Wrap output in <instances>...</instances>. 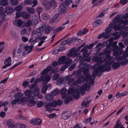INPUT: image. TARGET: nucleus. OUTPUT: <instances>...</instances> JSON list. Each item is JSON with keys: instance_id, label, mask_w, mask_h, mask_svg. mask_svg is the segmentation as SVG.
Instances as JSON below:
<instances>
[{"instance_id": "nucleus-1", "label": "nucleus", "mask_w": 128, "mask_h": 128, "mask_svg": "<svg viewBox=\"0 0 128 128\" xmlns=\"http://www.w3.org/2000/svg\"><path fill=\"white\" fill-rule=\"evenodd\" d=\"M79 68V69L78 71L76 74V77L78 78L76 81L74 78H71L66 80V81L68 80V84L70 86L77 85L78 84L82 83L84 80L88 82V83L84 84L80 87V93L84 95L86 90H88L90 88V85H93L90 83V79H91V76L88 73L86 62H84L80 64Z\"/></svg>"}, {"instance_id": "nucleus-2", "label": "nucleus", "mask_w": 128, "mask_h": 128, "mask_svg": "<svg viewBox=\"0 0 128 128\" xmlns=\"http://www.w3.org/2000/svg\"><path fill=\"white\" fill-rule=\"evenodd\" d=\"M105 54L106 57L105 58L106 61L104 65H100L96 71L94 70L93 72L92 78L91 77V79H90V83L93 85L94 84L95 77L96 75L98 76H101L102 73L104 70L108 71L111 68V67L110 66L113 64L114 60L116 58H114L112 56H110V54Z\"/></svg>"}, {"instance_id": "nucleus-3", "label": "nucleus", "mask_w": 128, "mask_h": 128, "mask_svg": "<svg viewBox=\"0 0 128 128\" xmlns=\"http://www.w3.org/2000/svg\"><path fill=\"white\" fill-rule=\"evenodd\" d=\"M67 90L65 88H62L60 91L62 96L63 98H65V104H68L70 100H72L74 98L76 99H78L80 96V90L78 89L74 90L73 88L69 89L68 91V94L64 95L67 92Z\"/></svg>"}, {"instance_id": "nucleus-4", "label": "nucleus", "mask_w": 128, "mask_h": 128, "mask_svg": "<svg viewBox=\"0 0 128 128\" xmlns=\"http://www.w3.org/2000/svg\"><path fill=\"white\" fill-rule=\"evenodd\" d=\"M123 57L122 56H119L118 58L115 57L116 59L114 60V62L115 61L116 59L118 62H120L121 61H123L122 63V64L124 65L126 64L128 62V59L127 58V57H128V46L127 47L126 51L122 55ZM114 63L113 64L112 67L114 70H116L118 68L120 65V63L119 62H116Z\"/></svg>"}, {"instance_id": "nucleus-5", "label": "nucleus", "mask_w": 128, "mask_h": 128, "mask_svg": "<svg viewBox=\"0 0 128 128\" xmlns=\"http://www.w3.org/2000/svg\"><path fill=\"white\" fill-rule=\"evenodd\" d=\"M52 68V66H50L44 70L42 72L40 73L41 74L43 75V76L40 77V78H39L36 79L35 80V82L37 83L42 81L46 83H48L50 80L51 78L50 76L48 75V72Z\"/></svg>"}, {"instance_id": "nucleus-6", "label": "nucleus", "mask_w": 128, "mask_h": 128, "mask_svg": "<svg viewBox=\"0 0 128 128\" xmlns=\"http://www.w3.org/2000/svg\"><path fill=\"white\" fill-rule=\"evenodd\" d=\"M94 44L93 43L90 44L89 46L86 45L81 50V52H83L82 53L83 58L80 61V64L84 62L83 61L84 60L88 62H89L91 60L90 58L88 57L89 56L90 54L88 53V51L87 49H91L94 46Z\"/></svg>"}, {"instance_id": "nucleus-7", "label": "nucleus", "mask_w": 128, "mask_h": 128, "mask_svg": "<svg viewBox=\"0 0 128 128\" xmlns=\"http://www.w3.org/2000/svg\"><path fill=\"white\" fill-rule=\"evenodd\" d=\"M113 21L114 25V30L116 31L118 30H120L123 29L124 26L122 25V24H123L125 25H128V19H126L125 20L122 19L121 23H120L119 20L117 19L116 20H115V18Z\"/></svg>"}, {"instance_id": "nucleus-8", "label": "nucleus", "mask_w": 128, "mask_h": 128, "mask_svg": "<svg viewBox=\"0 0 128 128\" xmlns=\"http://www.w3.org/2000/svg\"><path fill=\"white\" fill-rule=\"evenodd\" d=\"M103 54H104V53H101L98 56H96L93 58L92 60L94 62H97L92 68L93 69H95L94 70L96 71L100 66V64L102 63L103 62L105 61L104 58H102V56H102Z\"/></svg>"}, {"instance_id": "nucleus-9", "label": "nucleus", "mask_w": 128, "mask_h": 128, "mask_svg": "<svg viewBox=\"0 0 128 128\" xmlns=\"http://www.w3.org/2000/svg\"><path fill=\"white\" fill-rule=\"evenodd\" d=\"M112 35L113 36H115L114 38L112 37L110 38L108 40V42H109V43L108 44V45L106 47V50L104 52V54H110V51H108V49L110 48H111V47H112L111 46L112 44V42L113 40L114 39L115 40H116L118 38L120 37V35L118 34V32H114L112 34Z\"/></svg>"}, {"instance_id": "nucleus-10", "label": "nucleus", "mask_w": 128, "mask_h": 128, "mask_svg": "<svg viewBox=\"0 0 128 128\" xmlns=\"http://www.w3.org/2000/svg\"><path fill=\"white\" fill-rule=\"evenodd\" d=\"M117 42L115 41L113 43H112V45H110L111 46V49L110 48L108 49V51H110V52L112 50L114 51L113 55L115 56L120 55L122 54L121 50H119L118 46L116 45Z\"/></svg>"}, {"instance_id": "nucleus-11", "label": "nucleus", "mask_w": 128, "mask_h": 128, "mask_svg": "<svg viewBox=\"0 0 128 128\" xmlns=\"http://www.w3.org/2000/svg\"><path fill=\"white\" fill-rule=\"evenodd\" d=\"M109 26V27L105 29V32L102 33L103 38L105 39H107L109 38L110 35V32H111L113 28L114 29V24L111 23L110 24Z\"/></svg>"}, {"instance_id": "nucleus-12", "label": "nucleus", "mask_w": 128, "mask_h": 128, "mask_svg": "<svg viewBox=\"0 0 128 128\" xmlns=\"http://www.w3.org/2000/svg\"><path fill=\"white\" fill-rule=\"evenodd\" d=\"M44 26H42L37 28L36 30L33 31L32 32V35H35L36 37L40 38L42 35V34L41 32L44 30Z\"/></svg>"}, {"instance_id": "nucleus-13", "label": "nucleus", "mask_w": 128, "mask_h": 128, "mask_svg": "<svg viewBox=\"0 0 128 128\" xmlns=\"http://www.w3.org/2000/svg\"><path fill=\"white\" fill-rule=\"evenodd\" d=\"M29 88L30 89H34L33 93L34 96H37L40 92L39 88L37 87V85L36 84L30 85L29 86Z\"/></svg>"}, {"instance_id": "nucleus-14", "label": "nucleus", "mask_w": 128, "mask_h": 128, "mask_svg": "<svg viewBox=\"0 0 128 128\" xmlns=\"http://www.w3.org/2000/svg\"><path fill=\"white\" fill-rule=\"evenodd\" d=\"M25 97H23L20 99H16L14 100L11 103L12 105H13L15 104L16 103H18V104H20L23 103L24 102H26V101H28V100H26Z\"/></svg>"}, {"instance_id": "nucleus-15", "label": "nucleus", "mask_w": 128, "mask_h": 128, "mask_svg": "<svg viewBox=\"0 0 128 128\" xmlns=\"http://www.w3.org/2000/svg\"><path fill=\"white\" fill-rule=\"evenodd\" d=\"M128 18V13L124 14H120L118 15L115 18V20L119 19L120 22L121 23L122 19L124 18V19H126Z\"/></svg>"}, {"instance_id": "nucleus-16", "label": "nucleus", "mask_w": 128, "mask_h": 128, "mask_svg": "<svg viewBox=\"0 0 128 128\" xmlns=\"http://www.w3.org/2000/svg\"><path fill=\"white\" fill-rule=\"evenodd\" d=\"M26 98V100H28V101H26L24 102L23 103H26L27 102H29L28 104V106H32L35 105L36 103V102L34 100V98L33 97H32V98Z\"/></svg>"}, {"instance_id": "nucleus-17", "label": "nucleus", "mask_w": 128, "mask_h": 128, "mask_svg": "<svg viewBox=\"0 0 128 128\" xmlns=\"http://www.w3.org/2000/svg\"><path fill=\"white\" fill-rule=\"evenodd\" d=\"M76 48H74L70 50L69 52L67 54V56L68 57H74L76 56Z\"/></svg>"}, {"instance_id": "nucleus-18", "label": "nucleus", "mask_w": 128, "mask_h": 128, "mask_svg": "<svg viewBox=\"0 0 128 128\" xmlns=\"http://www.w3.org/2000/svg\"><path fill=\"white\" fill-rule=\"evenodd\" d=\"M68 59L66 58V56H62L58 60V64H64L68 62Z\"/></svg>"}, {"instance_id": "nucleus-19", "label": "nucleus", "mask_w": 128, "mask_h": 128, "mask_svg": "<svg viewBox=\"0 0 128 128\" xmlns=\"http://www.w3.org/2000/svg\"><path fill=\"white\" fill-rule=\"evenodd\" d=\"M62 18V16L60 14H56L52 19L51 22L53 23H56L58 22Z\"/></svg>"}, {"instance_id": "nucleus-20", "label": "nucleus", "mask_w": 128, "mask_h": 128, "mask_svg": "<svg viewBox=\"0 0 128 128\" xmlns=\"http://www.w3.org/2000/svg\"><path fill=\"white\" fill-rule=\"evenodd\" d=\"M57 3L55 1L52 0L49 2L47 9H50L51 7L54 8L57 6Z\"/></svg>"}, {"instance_id": "nucleus-21", "label": "nucleus", "mask_w": 128, "mask_h": 128, "mask_svg": "<svg viewBox=\"0 0 128 128\" xmlns=\"http://www.w3.org/2000/svg\"><path fill=\"white\" fill-rule=\"evenodd\" d=\"M91 101L88 98H86L82 104V107L86 108L89 106V104L91 102Z\"/></svg>"}, {"instance_id": "nucleus-22", "label": "nucleus", "mask_w": 128, "mask_h": 128, "mask_svg": "<svg viewBox=\"0 0 128 128\" xmlns=\"http://www.w3.org/2000/svg\"><path fill=\"white\" fill-rule=\"evenodd\" d=\"M30 122L33 124L38 125L41 124V120L38 118H34L31 120Z\"/></svg>"}, {"instance_id": "nucleus-23", "label": "nucleus", "mask_w": 128, "mask_h": 128, "mask_svg": "<svg viewBox=\"0 0 128 128\" xmlns=\"http://www.w3.org/2000/svg\"><path fill=\"white\" fill-rule=\"evenodd\" d=\"M7 124L8 128H15L14 122L12 119H9L7 121Z\"/></svg>"}, {"instance_id": "nucleus-24", "label": "nucleus", "mask_w": 128, "mask_h": 128, "mask_svg": "<svg viewBox=\"0 0 128 128\" xmlns=\"http://www.w3.org/2000/svg\"><path fill=\"white\" fill-rule=\"evenodd\" d=\"M69 22L70 21L69 20H67L66 22L64 24L62 25L60 27L57 28L55 30V32H57L64 29L65 28L64 26L65 25L68 24Z\"/></svg>"}, {"instance_id": "nucleus-25", "label": "nucleus", "mask_w": 128, "mask_h": 128, "mask_svg": "<svg viewBox=\"0 0 128 128\" xmlns=\"http://www.w3.org/2000/svg\"><path fill=\"white\" fill-rule=\"evenodd\" d=\"M62 4L59 7L58 9L59 12L60 13H64L66 12L67 10L66 8Z\"/></svg>"}, {"instance_id": "nucleus-26", "label": "nucleus", "mask_w": 128, "mask_h": 128, "mask_svg": "<svg viewBox=\"0 0 128 128\" xmlns=\"http://www.w3.org/2000/svg\"><path fill=\"white\" fill-rule=\"evenodd\" d=\"M72 60H69L66 63L65 65L62 67L61 68L60 70L61 71H63L66 68H67L70 64L72 63Z\"/></svg>"}, {"instance_id": "nucleus-27", "label": "nucleus", "mask_w": 128, "mask_h": 128, "mask_svg": "<svg viewBox=\"0 0 128 128\" xmlns=\"http://www.w3.org/2000/svg\"><path fill=\"white\" fill-rule=\"evenodd\" d=\"M22 23V21L20 20H15L13 22L14 25L16 26H21Z\"/></svg>"}, {"instance_id": "nucleus-28", "label": "nucleus", "mask_w": 128, "mask_h": 128, "mask_svg": "<svg viewBox=\"0 0 128 128\" xmlns=\"http://www.w3.org/2000/svg\"><path fill=\"white\" fill-rule=\"evenodd\" d=\"M33 47L34 46L32 45L29 46L28 45H26L24 46V48L26 51L28 53H29L31 52Z\"/></svg>"}, {"instance_id": "nucleus-29", "label": "nucleus", "mask_w": 128, "mask_h": 128, "mask_svg": "<svg viewBox=\"0 0 128 128\" xmlns=\"http://www.w3.org/2000/svg\"><path fill=\"white\" fill-rule=\"evenodd\" d=\"M5 12L8 14H12L13 11V9L10 6H6L5 8Z\"/></svg>"}, {"instance_id": "nucleus-30", "label": "nucleus", "mask_w": 128, "mask_h": 128, "mask_svg": "<svg viewBox=\"0 0 128 128\" xmlns=\"http://www.w3.org/2000/svg\"><path fill=\"white\" fill-rule=\"evenodd\" d=\"M21 15L23 18L27 19L30 18V16L29 14H27L26 12H21Z\"/></svg>"}, {"instance_id": "nucleus-31", "label": "nucleus", "mask_w": 128, "mask_h": 128, "mask_svg": "<svg viewBox=\"0 0 128 128\" xmlns=\"http://www.w3.org/2000/svg\"><path fill=\"white\" fill-rule=\"evenodd\" d=\"M32 22L34 24H36L38 22V17L34 15L32 17Z\"/></svg>"}, {"instance_id": "nucleus-32", "label": "nucleus", "mask_w": 128, "mask_h": 128, "mask_svg": "<svg viewBox=\"0 0 128 128\" xmlns=\"http://www.w3.org/2000/svg\"><path fill=\"white\" fill-rule=\"evenodd\" d=\"M11 58L10 57L7 58L4 61V64L9 66L11 65Z\"/></svg>"}, {"instance_id": "nucleus-33", "label": "nucleus", "mask_w": 128, "mask_h": 128, "mask_svg": "<svg viewBox=\"0 0 128 128\" xmlns=\"http://www.w3.org/2000/svg\"><path fill=\"white\" fill-rule=\"evenodd\" d=\"M45 97L46 99L48 101L52 100L54 98V96L51 94H46V95Z\"/></svg>"}, {"instance_id": "nucleus-34", "label": "nucleus", "mask_w": 128, "mask_h": 128, "mask_svg": "<svg viewBox=\"0 0 128 128\" xmlns=\"http://www.w3.org/2000/svg\"><path fill=\"white\" fill-rule=\"evenodd\" d=\"M24 94L26 96L29 97L28 98H30L33 97L30 96L32 94V91L30 90H28L25 91L24 92Z\"/></svg>"}, {"instance_id": "nucleus-35", "label": "nucleus", "mask_w": 128, "mask_h": 128, "mask_svg": "<svg viewBox=\"0 0 128 128\" xmlns=\"http://www.w3.org/2000/svg\"><path fill=\"white\" fill-rule=\"evenodd\" d=\"M26 10L28 12L31 14H34L35 12L34 9L31 7H27Z\"/></svg>"}, {"instance_id": "nucleus-36", "label": "nucleus", "mask_w": 128, "mask_h": 128, "mask_svg": "<svg viewBox=\"0 0 128 128\" xmlns=\"http://www.w3.org/2000/svg\"><path fill=\"white\" fill-rule=\"evenodd\" d=\"M70 114H68V112H66L64 113L62 115V118L64 119H66L68 118Z\"/></svg>"}, {"instance_id": "nucleus-37", "label": "nucleus", "mask_w": 128, "mask_h": 128, "mask_svg": "<svg viewBox=\"0 0 128 128\" xmlns=\"http://www.w3.org/2000/svg\"><path fill=\"white\" fill-rule=\"evenodd\" d=\"M66 79L65 77L64 78H60L58 79L56 82L57 85H59L62 84L64 80Z\"/></svg>"}, {"instance_id": "nucleus-38", "label": "nucleus", "mask_w": 128, "mask_h": 128, "mask_svg": "<svg viewBox=\"0 0 128 128\" xmlns=\"http://www.w3.org/2000/svg\"><path fill=\"white\" fill-rule=\"evenodd\" d=\"M121 124L120 120H118L116 124L114 126L113 128H118L120 127L119 128H125L122 126H120Z\"/></svg>"}, {"instance_id": "nucleus-39", "label": "nucleus", "mask_w": 128, "mask_h": 128, "mask_svg": "<svg viewBox=\"0 0 128 128\" xmlns=\"http://www.w3.org/2000/svg\"><path fill=\"white\" fill-rule=\"evenodd\" d=\"M102 20L100 19H98L96 20L94 24V26H97L101 24L102 23Z\"/></svg>"}, {"instance_id": "nucleus-40", "label": "nucleus", "mask_w": 128, "mask_h": 128, "mask_svg": "<svg viewBox=\"0 0 128 128\" xmlns=\"http://www.w3.org/2000/svg\"><path fill=\"white\" fill-rule=\"evenodd\" d=\"M65 3V6H66L68 8H71V6L72 4V0H66Z\"/></svg>"}, {"instance_id": "nucleus-41", "label": "nucleus", "mask_w": 128, "mask_h": 128, "mask_svg": "<svg viewBox=\"0 0 128 128\" xmlns=\"http://www.w3.org/2000/svg\"><path fill=\"white\" fill-rule=\"evenodd\" d=\"M41 3L42 5L46 6L47 8L49 4L48 0H42Z\"/></svg>"}, {"instance_id": "nucleus-42", "label": "nucleus", "mask_w": 128, "mask_h": 128, "mask_svg": "<svg viewBox=\"0 0 128 128\" xmlns=\"http://www.w3.org/2000/svg\"><path fill=\"white\" fill-rule=\"evenodd\" d=\"M42 18L44 20H48L50 18V17L48 14L46 13H44L42 15Z\"/></svg>"}, {"instance_id": "nucleus-43", "label": "nucleus", "mask_w": 128, "mask_h": 128, "mask_svg": "<svg viewBox=\"0 0 128 128\" xmlns=\"http://www.w3.org/2000/svg\"><path fill=\"white\" fill-rule=\"evenodd\" d=\"M23 94L20 92L17 93L14 96V98L16 99H19L22 96Z\"/></svg>"}, {"instance_id": "nucleus-44", "label": "nucleus", "mask_w": 128, "mask_h": 128, "mask_svg": "<svg viewBox=\"0 0 128 128\" xmlns=\"http://www.w3.org/2000/svg\"><path fill=\"white\" fill-rule=\"evenodd\" d=\"M59 90L58 89H54L52 92L51 94L53 96H55L57 95L58 93Z\"/></svg>"}, {"instance_id": "nucleus-45", "label": "nucleus", "mask_w": 128, "mask_h": 128, "mask_svg": "<svg viewBox=\"0 0 128 128\" xmlns=\"http://www.w3.org/2000/svg\"><path fill=\"white\" fill-rule=\"evenodd\" d=\"M53 28L48 26H47L45 29V32L46 33H48L52 30Z\"/></svg>"}, {"instance_id": "nucleus-46", "label": "nucleus", "mask_w": 128, "mask_h": 128, "mask_svg": "<svg viewBox=\"0 0 128 128\" xmlns=\"http://www.w3.org/2000/svg\"><path fill=\"white\" fill-rule=\"evenodd\" d=\"M51 106H52L51 104H47L46 106V108L47 109L46 110L49 112H51L52 111V109H50Z\"/></svg>"}, {"instance_id": "nucleus-47", "label": "nucleus", "mask_w": 128, "mask_h": 128, "mask_svg": "<svg viewBox=\"0 0 128 128\" xmlns=\"http://www.w3.org/2000/svg\"><path fill=\"white\" fill-rule=\"evenodd\" d=\"M119 34L122 35L123 37L125 38L128 36V32H125L124 31H121L120 32Z\"/></svg>"}, {"instance_id": "nucleus-48", "label": "nucleus", "mask_w": 128, "mask_h": 128, "mask_svg": "<svg viewBox=\"0 0 128 128\" xmlns=\"http://www.w3.org/2000/svg\"><path fill=\"white\" fill-rule=\"evenodd\" d=\"M11 4L13 6H16L18 4V1L17 0H11L10 1Z\"/></svg>"}, {"instance_id": "nucleus-49", "label": "nucleus", "mask_w": 128, "mask_h": 128, "mask_svg": "<svg viewBox=\"0 0 128 128\" xmlns=\"http://www.w3.org/2000/svg\"><path fill=\"white\" fill-rule=\"evenodd\" d=\"M8 4V2H7L3 0H1L0 1V5L1 6H6Z\"/></svg>"}, {"instance_id": "nucleus-50", "label": "nucleus", "mask_w": 128, "mask_h": 128, "mask_svg": "<svg viewBox=\"0 0 128 128\" xmlns=\"http://www.w3.org/2000/svg\"><path fill=\"white\" fill-rule=\"evenodd\" d=\"M23 8L22 6V5H18L14 8V10L17 11H19L22 10Z\"/></svg>"}, {"instance_id": "nucleus-51", "label": "nucleus", "mask_w": 128, "mask_h": 128, "mask_svg": "<svg viewBox=\"0 0 128 128\" xmlns=\"http://www.w3.org/2000/svg\"><path fill=\"white\" fill-rule=\"evenodd\" d=\"M48 87L47 86H44L42 89V92L43 94H45L46 92Z\"/></svg>"}, {"instance_id": "nucleus-52", "label": "nucleus", "mask_w": 128, "mask_h": 128, "mask_svg": "<svg viewBox=\"0 0 128 128\" xmlns=\"http://www.w3.org/2000/svg\"><path fill=\"white\" fill-rule=\"evenodd\" d=\"M24 3L26 4L32 5L33 4V2L31 0H25L24 1Z\"/></svg>"}, {"instance_id": "nucleus-53", "label": "nucleus", "mask_w": 128, "mask_h": 128, "mask_svg": "<svg viewBox=\"0 0 128 128\" xmlns=\"http://www.w3.org/2000/svg\"><path fill=\"white\" fill-rule=\"evenodd\" d=\"M22 45H21L20 46V48H18L16 52L18 54H20L21 53L22 50L23 49L22 47Z\"/></svg>"}, {"instance_id": "nucleus-54", "label": "nucleus", "mask_w": 128, "mask_h": 128, "mask_svg": "<svg viewBox=\"0 0 128 128\" xmlns=\"http://www.w3.org/2000/svg\"><path fill=\"white\" fill-rule=\"evenodd\" d=\"M92 118V117L88 118L84 120L83 122H85L86 123H88L90 122Z\"/></svg>"}, {"instance_id": "nucleus-55", "label": "nucleus", "mask_w": 128, "mask_h": 128, "mask_svg": "<svg viewBox=\"0 0 128 128\" xmlns=\"http://www.w3.org/2000/svg\"><path fill=\"white\" fill-rule=\"evenodd\" d=\"M76 72H73L72 74H70L69 75H67L65 77L66 79H69L70 78H72V76L75 74H76Z\"/></svg>"}, {"instance_id": "nucleus-56", "label": "nucleus", "mask_w": 128, "mask_h": 128, "mask_svg": "<svg viewBox=\"0 0 128 128\" xmlns=\"http://www.w3.org/2000/svg\"><path fill=\"white\" fill-rule=\"evenodd\" d=\"M128 2V0H120V2L122 5H124Z\"/></svg>"}, {"instance_id": "nucleus-57", "label": "nucleus", "mask_w": 128, "mask_h": 128, "mask_svg": "<svg viewBox=\"0 0 128 128\" xmlns=\"http://www.w3.org/2000/svg\"><path fill=\"white\" fill-rule=\"evenodd\" d=\"M22 63V61L14 65L12 67L10 68L8 70H10L12 68H14L16 67L21 64Z\"/></svg>"}, {"instance_id": "nucleus-58", "label": "nucleus", "mask_w": 128, "mask_h": 128, "mask_svg": "<svg viewBox=\"0 0 128 128\" xmlns=\"http://www.w3.org/2000/svg\"><path fill=\"white\" fill-rule=\"evenodd\" d=\"M35 37L36 38L34 39L33 40V41H32V42L31 43V45L33 46V45L36 42H37L38 41V39L39 38H38V37H36L35 35Z\"/></svg>"}, {"instance_id": "nucleus-59", "label": "nucleus", "mask_w": 128, "mask_h": 128, "mask_svg": "<svg viewBox=\"0 0 128 128\" xmlns=\"http://www.w3.org/2000/svg\"><path fill=\"white\" fill-rule=\"evenodd\" d=\"M28 82L27 81L24 82L22 83V85L24 88H26L28 86Z\"/></svg>"}, {"instance_id": "nucleus-60", "label": "nucleus", "mask_w": 128, "mask_h": 128, "mask_svg": "<svg viewBox=\"0 0 128 128\" xmlns=\"http://www.w3.org/2000/svg\"><path fill=\"white\" fill-rule=\"evenodd\" d=\"M115 96L117 98H120L122 97V93H120V92H117Z\"/></svg>"}, {"instance_id": "nucleus-61", "label": "nucleus", "mask_w": 128, "mask_h": 128, "mask_svg": "<svg viewBox=\"0 0 128 128\" xmlns=\"http://www.w3.org/2000/svg\"><path fill=\"white\" fill-rule=\"evenodd\" d=\"M43 10L42 8L40 7H38L37 9V11L38 13V14L40 16V13L42 12Z\"/></svg>"}, {"instance_id": "nucleus-62", "label": "nucleus", "mask_w": 128, "mask_h": 128, "mask_svg": "<svg viewBox=\"0 0 128 128\" xmlns=\"http://www.w3.org/2000/svg\"><path fill=\"white\" fill-rule=\"evenodd\" d=\"M32 22L30 20L28 21L25 24V25L26 27L30 26Z\"/></svg>"}, {"instance_id": "nucleus-63", "label": "nucleus", "mask_w": 128, "mask_h": 128, "mask_svg": "<svg viewBox=\"0 0 128 128\" xmlns=\"http://www.w3.org/2000/svg\"><path fill=\"white\" fill-rule=\"evenodd\" d=\"M57 102L56 101L54 100L51 104L52 107L54 108L56 107L57 105Z\"/></svg>"}, {"instance_id": "nucleus-64", "label": "nucleus", "mask_w": 128, "mask_h": 128, "mask_svg": "<svg viewBox=\"0 0 128 128\" xmlns=\"http://www.w3.org/2000/svg\"><path fill=\"white\" fill-rule=\"evenodd\" d=\"M16 16L15 17V18H18L20 17V15L21 14V13L19 12H17L16 13Z\"/></svg>"}]
</instances>
